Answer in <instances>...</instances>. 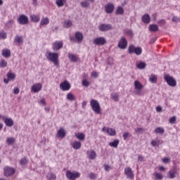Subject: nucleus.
I'll use <instances>...</instances> for the list:
<instances>
[{"label":"nucleus","instance_id":"nucleus-1","mask_svg":"<svg viewBox=\"0 0 180 180\" xmlns=\"http://www.w3.org/2000/svg\"><path fill=\"white\" fill-rule=\"evenodd\" d=\"M45 57H46L49 61L53 63L56 67H60V56L58 53L47 51L45 54Z\"/></svg>","mask_w":180,"mask_h":180},{"label":"nucleus","instance_id":"nucleus-2","mask_svg":"<svg viewBox=\"0 0 180 180\" xmlns=\"http://www.w3.org/2000/svg\"><path fill=\"white\" fill-rule=\"evenodd\" d=\"M90 106L95 113L97 115H101V105L98 101L91 99L90 101Z\"/></svg>","mask_w":180,"mask_h":180},{"label":"nucleus","instance_id":"nucleus-3","mask_svg":"<svg viewBox=\"0 0 180 180\" xmlns=\"http://www.w3.org/2000/svg\"><path fill=\"white\" fill-rule=\"evenodd\" d=\"M65 176L68 180H75L81 176V173L79 172H71L68 170L65 173Z\"/></svg>","mask_w":180,"mask_h":180},{"label":"nucleus","instance_id":"nucleus-4","mask_svg":"<svg viewBox=\"0 0 180 180\" xmlns=\"http://www.w3.org/2000/svg\"><path fill=\"white\" fill-rule=\"evenodd\" d=\"M16 172V169L13 167H11L9 166H6L4 167V175L6 178H9L11 176H13Z\"/></svg>","mask_w":180,"mask_h":180},{"label":"nucleus","instance_id":"nucleus-5","mask_svg":"<svg viewBox=\"0 0 180 180\" xmlns=\"http://www.w3.org/2000/svg\"><path fill=\"white\" fill-rule=\"evenodd\" d=\"M164 79L165 81H166L169 86H172V87L176 86V80L174 78V77L169 75H165Z\"/></svg>","mask_w":180,"mask_h":180},{"label":"nucleus","instance_id":"nucleus-6","mask_svg":"<svg viewBox=\"0 0 180 180\" xmlns=\"http://www.w3.org/2000/svg\"><path fill=\"white\" fill-rule=\"evenodd\" d=\"M64 46V42L63 41H56L52 44V48L53 51H58V50H61L63 46Z\"/></svg>","mask_w":180,"mask_h":180},{"label":"nucleus","instance_id":"nucleus-7","mask_svg":"<svg viewBox=\"0 0 180 180\" xmlns=\"http://www.w3.org/2000/svg\"><path fill=\"white\" fill-rule=\"evenodd\" d=\"M134 86L136 89V95H141V90L144 88V86H143L140 82L136 80L134 82Z\"/></svg>","mask_w":180,"mask_h":180},{"label":"nucleus","instance_id":"nucleus-8","mask_svg":"<svg viewBox=\"0 0 180 180\" xmlns=\"http://www.w3.org/2000/svg\"><path fill=\"white\" fill-rule=\"evenodd\" d=\"M18 22L20 25H27L29 23V18L25 14H22L18 18Z\"/></svg>","mask_w":180,"mask_h":180},{"label":"nucleus","instance_id":"nucleus-9","mask_svg":"<svg viewBox=\"0 0 180 180\" xmlns=\"http://www.w3.org/2000/svg\"><path fill=\"white\" fill-rule=\"evenodd\" d=\"M60 89H61V91H70V89H71V84H70V82H68V81L65 80L63 82L60 84Z\"/></svg>","mask_w":180,"mask_h":180},{"label":"nucleus","instance_id":"nucleus-10","mask_svg":"<svg viewBox=\"0 0 180 180\" xmlns=\"http://www.w3.org/2000/svg\"><path fill=\"white\" fill-rule=\"evenodd\" d=\"M93 43L96 46H103L106 44V39L104 37H98L94 39Z\"/></svg>","mask_w":180,"mask_h":180},{"label":"nucleus","instance_id":"nucleus-11","mask_svg":"<svg viewBox=\"0 0 180 180\" xmlns=\"http://www.w3.org/2000/svg\"><path fill=\"white\" fill-rule=\"evenodd\" d=\"M124 174L128 179H133V178H134V174L130 167H125Z\"/></svg>","mask_w":180,"mask_h":180},{"label":"nucleus","instance_id":"nucleus-12","mask_svg":"<svg viewBox=\"0 0 180 180\" xmlns=\"http://www.w3.org/2000/svg\"><path fill=\"white\" fill-rule=\"evenodd\" d=\"M118 47L119 49H121L122 50H124V49H126V47H127V40L126 39V38H124V37H122L119 43H118Z\"/></svg>","mask_w":180,"mask_h":180},{"label":"nucleus","instance_id":"nucleus-13","mask_svg":"<svg viewBox=\"0 0 180 180\" xmlns=\"http://www.w3.org/2000/svg\"><path fill=\"white\" fill-rule=\"evenodd\" d=\"M105 11L106 13H112L113 11H115V5L112 3H108L105 6Z\"/></svg>","mask_w":180,"mask_h":180},{"label":"nucleus","instance_id":"nucleus-14","mask_svg":"<svg viewBox=\"0 0 180 180\" xmlns=\"http://www.w3.org/2000/svg\"><path fill=\"white\" fill-rule=\"evenodd\" d=\"M102 131H106L109 136H116V130L113 128H107L106 127H103Z\"/></svg>","mask_w":180,"mask_h":180},{"label":"nucleus","instance_id":"nucleus-15","mask_svg":"<svg viewBox=\"0 0 180 180\" xmlns=\"http://www.w3.org/2000/svg\"><path fill=\"white\" fill-rule=\"evenodd\" d=\"M99 30H101V32H108V30H112V25L110 24H102L100 27H99Z\"/></svg>","mask_w":180,"mask_h":180},{"label":"nucleus","instance_id":"nucleus-16","mask_svg":"<svg viewBox=\"0 0 180 180\" xmlns=\"http://www.w3.org/2000/svg\"><path fill=\"white\" fill-rule=\"evenodd\" d=\"M41 88H42L41 84L37 83V84L32 85V92H34V93L40 92V91H41Z\"/></svg>","mask_w":180,"mask_h":180},{"label":"nucleus","instance_id":"nucleus-17","mask_svg":"<svg viewBox=\"0 0 180 180\" xmlns=\"http://www.w3.org/2000/svg\"><path fill=\"white\" fill-rule=\"evenodd\" d=\"M31 22L33 23H39L40 22V15H31L30 16Z\"/></svg>","mask_w":180,"mask_h":180},{"label":"nucleus","instance_id":"nucleus-18","mask_svg":"<svg viewBox=\"0 0 180 180\" xmlns=\"http://www.w3.org/2000/svg\"><path fill=\"white\" fill-rule=\"evenodd\" d=\"M75 37L77 41H78V43H81V41H82V40H84V34L79 32H77L75 33Z\"/></svg>","mask_w":180,"mask_h":180},{"label":"nucleus","instance_id":"nucleus-19","mask_svg":"<svg viewBox=\"0 0 180 180\" xmlns=\"http://www.w3.org/2000/svg\"><path fill=\"white\" fill-rule=\"evenodd\" d=\"M15 43H17L18 46H20V44H23V37L16 35L14 38Z\"/></svg>","mask_w":180,"mask_h":180},{"label":"nucleus","instance_id":"nucleus-20","mask_svg":"<svg viewBox=\"0 0 180 180\" xmlns=\"http://www.w3.org/2000/svg\"><path fill=\"white\" fill-rule=\"evenodd\" d=\"M56 136L57 137H59L60 139H64V137H65L66 136L65 130H64V129L63 128H60V129L57 132Z\"/></svg>","mask_w":180,"mask_h":180},{"label":"nucleus","instance_id":"nucleus-21","mask_svg":"<svg viewBox=\"0 0 180 180\" xmlns=\"http://www.w3.org/2000/svg\"><path fill=\"white\" fill-rule=\"evenodd\" d=\"M1 56L5 57V58H9V57H11V50L8 49H4L2 50Z\"/></svg>","mask_w":180,"mask_h":180},{"label":"nucleus","instance_id":"nucleus-22","mask_svg":"<svg viewBox=\"0 0 180 180\" xmlns=\"http://www.w3.org/2000/svg\"><path fill=\"white\" fill-rule=\"evenodd\" d=\"M87 155L89 160H95L96 158V152L95 150L87 151Z\"/></svg>","mask_w":180,"mask_h":180},{"label":"nucleus","instance_id":"nucleus-23","mask_svg":"<svg viewBox=\"0 0 180 180\" xmlns=\"http://www.w3.org/2000/svg\"><path fill=\"white\" fill-rule=\"evenodd\" d=\"M82 143L78 141H74L72 143V147L74 150H79L81 148Z\"/></svg>","mask_w":180,"mask_h":180},{"label":"nucleus","instance_id":"nucleus-24","mask_svg":"<svg viewBox=\"0 0 180 180\" xmlns=\"http://www.w3.org/2000/svg\"><path fill=\"white\" fill-rule=\"evenodd\" d=\"M168 175L170 179H174V178L178 175V172H176V169L170 170L169 171Z\"/></svg>","mask_w":180,"mask_h":180},{"label":"nucleus","instance_id":"nucleus-25","mask_svg":"<svg viewBox=\"0 0 180 180\" xmlns=\"http://www.w3.org/2000/svg\"><path fill=\"white\" fill-rule=\"evenodd\" d=\"M4 123L8 127H12V126H13V120L12 118H5Z\"/></svg>","mask_w":180,"mask_h":180},{"label":"nucleus","instance_id":"nucleus-26","mask_svg":"<svg viewBox=\"0 0 180 180\" xmlns=\"http://www.w3.org/2000/svg\"><path fill=\"white\" fill-rule=\"evenodd\" d=\"M50 23V19L48 17L42 18L40 22L41 26H45L46 25H49Z\"/></svg>","mask_w":180,"mask_h":180},{"label":"nucleus","instance_id":"nucleus-27","mask_svg":"<svg viewBox=\"0 0 180 180\" xmlns=\"http://www.w3.org/2000/svg\"><path fill=\"white\" fill-rule=\"evenodd\" d=\"M150 20H151V18H150V15L144 14L142 16V22H143V23H150Z\"/></svg>","mask_w":180,"mask_h":180},{"label":"nucleus","instance_id":"nucleus-28","mask_svg":"<svg viewBox=\"0 0 180 180\" xmlns=\"http://www.w3.org/2000/svg\"><path fill=\"white\" fill-rule=\"evenodd\" d=\"M120 141L119 139H115L112 142L109 143L110 147H113V148H117L119 146Z\"/></svg>","mask_w":180,"mask_h":180},{"label":"nucleus","instance_id":"nucleus-29","mask_svg":"<svg viewBox=\"0 0 180 180\" xmlns=\"http://www.w3.org/2000/svg\"><path fill=\"white\" fill-rule=\"evenodd\" d=\"M68 58L72 63H77V61H78V57L72 53H69Z\"/></svg>","mask_w":180,"mask_h":180},{"label":"nucleus","instance_id":"nucleus-30","mask_svg":"<svg viewBox=\"0 0 180 180\" xmlns=\"http://www.w3.org/2000/svg\"><path fill=\"white\" fill-rule=\"evenodd\" d=\"M75 137H77V139L80 141L85 140V134L82 132H78L77 134H75Z\"/></svg>","mask_w":180,"mask_h":180},{"label":"nucleus","instance_id":"nucleus-31","mask_svg":"<svg viewBox=\"0 0 180 180\" xmlns=\"http://www.w3.org/2000/svg\"><path fill=\"white\" fill-rule=\"evenodd\" d=\"M146 67H147V63H146V62H140L136 64V68H139V70H144Z\"/></svg>","mask_w":180,"mask_h":180},{"label":"nucleus","instance_id":"nucleus-32","mask_svg":"<svg viewBox=\"0 0 180 180\" xmlns=\"http://www.w3.org/2000/svg\"><path fill=\"white\" fill-rule=\"evenodd\" d=\"M16 141V139H15V138H7L6 139V143L8 144V146H13V144H15Z\"/></svg>","mask_w":180,"mask_h":180},{"label":"nucleus","instance_id":"nucleus-33","mask_svg":"<svg viewBox=\"0 0 180 180\" xmlns=\"http://www.w3.org/2000/svg\"><path fill=\"white\" fill-rule=\"evenodd\" d=\"M150 32H158V25H150L148 26Z\"/></svg>","mask_w":180,"mask_h":180},{"label":"nucleus","instance_id":"nucleus-34","mask_svg":"<svg viewBox=\"0 0 180 180\" xmlns=\"http://www.w3.org/2000/svg\"><path fill=\"white\" fill-rule=\"evenodd\" d=\"M65 2H67V0H56V4L58 8H61L62 6H64Z\"/></svg>","mask_w":180,"mask_h":180},{"label":"nucleus","instance_id":"nucleus-35","mask_svg":"<svg viewBox=\"0 0 180 180\" xmlns=\"http://www.w3.org/2000/svg\"><path fill=\"white\" fill-rule=\"evenodd\" d=\"M46 178L48 180H56L57 179V176L54 173L50 172L46 175Z\"/></svg>","mask_w":180,"mask_h":180},{"label":"nucleus","instance_id":"nucleus-36","mask_svg":"<svg viewBox=\"0 0 180 180\" xmlns=\"http://www.w3.org/2000/svg\"><path fill=\"white\" fill-rule=\"evenodd\" d=\"M155 133H156L157 134H164V133H165V130L164 129V128L159 127L155 129Z\"/></svg>","mask_w":180,"mask_h":180},{"label":"nucleus","instance_id":"nucleus-37","mask_svg":"<svg viewBox=\"0 0 180 180\" xmlns=\"http://www.w3.org/2000/svg\"><path fill=\"white\" fill-rule=\"evenodd\" d=\"M149 81L151 84H157V75H151L149 77Z\"/></svg>","mask_w":180,"mask_h":180},{"label":"nucleus","instance_id":"nucleus-38","mask_svg":"<svg viewBox=\"0 0 180 180\" xmlns=\"http://www.w3.org/2000/svg\"><path fill=\"white\" fill-rule=\"evenodd\" d=\"M7 77L9 80L13 81L16 78V75L13 72H8Z\"/></svg>","mask_w":180,"mask_h":180},{"label":"nucleus","instance_id":"nucleus-39","mask_svg":"<svg viewBox=\"0 0 180 180\" xmlns=\"http://www.w3.org/2000/svg\"><path fill=\"white\" fill-rule=\"evenodd\" d=\"M115 13L116 15H123L124 13V9L122 6H118Z\"/></svg>","mask_w":180,"mask_h":180},{"label":"nucleus","instance_id":"nucleus-40","mask_svg":"<svg viewBox=\"0 0 180 180\" xmlns=\"http://www.w3.org/2000/svg\"><path fill=\"white\" fill-rule=\"evenodd\" d=\"M136 51V47H134V45H129L128 49V53L129 54H133V53H135Z\"/></svg>","mask_w":180,"mask_h":180},{"label":"nucleus","instance_id":"nucleus-41","mask_svg":"<svg viewBox=\"0 0 180 180\" xmlns=\"http://www.w3.org/2000/svg\"><path fill=\"white\" fill-rule=\"evenodd\" d=\"M66 98L68 101H75V96L72 93L68 94Z\"/></svg>","mask_w":180,"mask_h":180},{"label":"nucleus","instance_id":"nucleus-42","mask_svg":"<svg viewBox=\"0 0 180 180\" xmlns=\"http://www.w3.org/2000/svg\"><path fill=\"white\" fill-rule=\"evenodd\" d=\"M111 99H112V101H115V102H118L119 101V94H117V93H114L111 95Z\"/></svg>","mask_w":180,"mask_h":180},{"label":"nucleus","instance_id":"nucleus-43","mask_svg":"<svg viewBox=\"0 0 180 180\" xmlns=\"http://www.w3.org/2000/svg\"><path fill=\"white\" fill-rule=\"evenodd\" d=\"M134 53L136 56H141V53H143V49H141V47H137L135 49Z\"/></svg>","mask_w":180,"mask_h":180},{"label":"nucleus","instance_id":"nucleus-44","mask_svg":"<svg viewBox=\"0 0 180 180\" xmlns=\"http://www.w3.org/2000/svg\"><path fill=\"white\" fill-rule=\"evenodd\" d=\"M72 26V22L70 20H67L64 23V27L68 28Z\"/></svg>","mask_w":180,"mask_h":180},{"label":"nucleus","instance_id":"nucleus-45","mask_svg":"<svg viewBox=\"0 0 180 180\" xmlns=\"http://www.w3.org/2000/svg\"><path fill=\"white\" fill-rule=\"evenodd\" d=\"M152 147H158L160 146V141L153 140L150 143Z\"/></svg>","mask_w":180,"mask_h":180},{"label":"nucleus","instance_id":"nucleus-46","mask_svg":"<svg viewBox=\"0 0 180 180\" xmlns=\"http://www.w3.org/2000/svg\"><path fill=\"white\" fill-rule=\"evenodd\" d=\"M8 65V62H6V60L2 59L0 62V67L1 68H5V67H6Z\"/></svg>","mask_w":180,"mask_h":180},{"label":"nucleus","instance_id":"nucleus-47","mask_svg":"<svg viewBox=\"0 0 180 180\" xmlns=\"http://www.w3.org/2000/svg\"><path fill=\"white\" fill-rule=\"evenodd\" d=\"M82 85L83 86H86V88H88V86H89L90 85L89 81H88V79H83L82 82Z\"/></svg>","mask_w":180,"mask_h":180},{"label":"nucleus","instance_id":"nucleus-48","mask_svg":"<svg viewBox=\"0 0 180 180\" xmlns=\"http://www.w3.org/2000/svg\"><path fill=\"white\" fill-rule=\"evenodd\" d=\"M80 5L82 8H88V6H89V2L84 1L80 3Z\"/></svg>","mask_w":180,"mask_h":180},{"label":"nucleus","instance_id":"nucleus-49","mask_svg":"<svg viewBox=\"0 0 180 180\" xmlns=\"http://www.w3.org/2000/svg\"><path fill=\"white\" fill-rule=\"evenodd\" d=\"M27 162H29L27 160V158H22L20 161V165H26V164H27Z\"/></svg>","mask_w":180,"mask_h":180},{"label":"nucleus","instance_id":"nucleus-50","mask_svg":"<svg viewBox=\"0 0 180 180\" xmlns=\"http://www.w3.org/2000/svg\"><path fill=\"white\" fill-rule=\"evenodd\" d=\"M155 176L156 179H159V180H161L163 178V176L162 174H161V173H157V172L155 173Z\"/></svg>","mask_w":180,"mask_h":180},{"label":"nucleus","instance_id":"nucleus-51","mask_svg":"<svg viewBox=\"0 0 180 180\" xmlns=\"http://www.w3.org/2000/svg\"><path fill=\"white\" fill-rule=\"evenodd\" d=\"M169 123H171V124H175V122H176V117L173 116L169 119Z\"/></svg>","mask_w":180,"mask_h":180},{"label":"nucleus","instance_id":"nucleus-52","mask_svg":"<svg viewBox=\"0 0 180 180\" xmlns=\"http://www.w3.org/2000/svg\"><path fill=\"white\" fill-rule=\"evenodd\" d=\"M162 162H164V164H168V162H171V158H165L162 159Z\"/></svg>","mask_w":180,"mask_h":180},{"label":"nucleus","instance_id":"nucleus-53","mask_svg":"<svg viewBox=\"0 0 180 180\" xmlns=\"http://www.w3.org/2000/svg\"><path fill=\"white\" fill-rule=\"evenodd\" d=\"M98 75H99L98 74V72H96V71H93L91 72V77H93L94 78H98Z\"/></svg>","mask_w":180,"mask_h":180},{"label":"nucleus","instance_id":"nucleus-54","mask_svg":"<svg viewBox=\"0 0 180 180\" xmlns=\"http://www.w3.org/2000/svg\"><path fill=\"white\" fill-rule=\"evenodd\" d=\"M129 136H130V133L124 132L123 134V139H124V140H127V137H129Z\"/></svg>","mask_w":180,"mask_h":180},{"label":"nucleus","instance_id":"nucleus-55","mask_svg":"<svg viewBox=\"0 0 180 180\" xmlns=\"http://www.w3.org/2000/svg\"><path fill=\"white\" fill-rule=\"evenodd\" d=\"M19 92H20V90L19 89V88L14 87L13 94H15V95H18V94H19Z\"/></svg>","mask_w":180,"mask_h":180},{"label":"nucleus","instance_id":"nucleus-56","mask_svg":"<svg viewBox=\"0 0 180 180\" xmlns=\"http://www.w3.org/2000/svg\"><path fill=\"white\" fill-rule=\"evenodd\" d=\"M0 38H1V39H6V33H5V32H1V33H0Z\"/></svg>","mask_w":180,"mask_h":180},{"label":"nucleus","instance_id":"nucleus-57","mask_svg":"<svg viewBox=\"0 0 180 180\" xmlns=\"http://www.w3.org/2000/svg\"><path fill=\"white\" fill-rule=\"evenodd\" d=\"M89 178L90 179H95V178H96V174H95L94 173H91L89 174Z\"/></svg>","mask_w":180,"mask_h":180},{"label":"nucleus","instance_id":"nucleus-58","mask_svg":"<svg viewBox=\"0 0 180 180\" xmlns=\"http://www.w3.org/2000/svg\"><path fill=\"white\" fill-rule=\"evenodd\" d=\"M143 129L142 128H137L136 130H135V131H136V133H139V134H141V133H143Z\"/></svg>","mask_w":180,"mask_h":180},{"label":"nucleus","instance_id":"nucleus-59","mask_svg":"<svg viewBox=\"0 0 180 180\" xmlns=\"http://www.w3.org/2000/svg\"><path fill=\"white\" fill-rule=\"evenodd\" d=\"M138 161H140L141 162H143V161H144V157H143L142 155H139Z\"/></svg>","mask_w":180,"mask_h":180},{"label":"nucleus","instance_id":"nucleus-60","mask_svg":"<svg viewBox=\"0 0 180 180\" xmlns=\"http://www.w3.org/2000/svg\"><path fill=\"white\" fill-rule=\"evenodd\" d=\"M179 20V19L176 16H174L172 18V22H175L176 23Z\"/></svg>","mask_w":180,"mask_h":180},{"label":"nucleus","instance_id":"nucleus-61","mask_svg":"<svg viewBox=\"0 0 180 180\" xmlns=\"http://www.w3.org/2000/svg\"><path fill=\"white\" fill-rule=\"evenodd\" d=\"M156 112H162V108H161V106H158L156 108Z\"/></svg>","mask_w":180,"mask_h":180},{"label":"nucleus","instance_id":"nucleus-62","mask_svg":"<svg viewBox=\"0 0 180 180\" xmlns=\"http://www.w3.org/2000/svg\"><path fill=\"white\" fill-rule=\"evenodd\" d=\"M104 168L105 171H110V167L109 165H105Z\"/></svg>","mask_w":180,"mask_h":180},{"label":"nucleus","instance_id":"nucleus-63","mask_svg":"<svg viewBox=\"0 0 180 180\" xmlns=\"http://www.w3.org/2000/svg\"><path fill=\"white\" fill-rule=\"evenodd\" d=\"M159 171H165V167H164L163 166H160Z\"/></svg>","mask_w":180,"mask_h":180},{"label":"nucleus","instance_id":"nucleus-64","mask_svg":"<svg viewBox=\"0 0 180 180\" xmlns=\"http://www.w3.org/2000/svg\"><path fill=\"white\" fill-rule=\"evenodd\" d=\"M40 102L42 105H46V101L44 99H41Z\"/></svg>","mask_w":180,"mask_h":180}]
</instances>
